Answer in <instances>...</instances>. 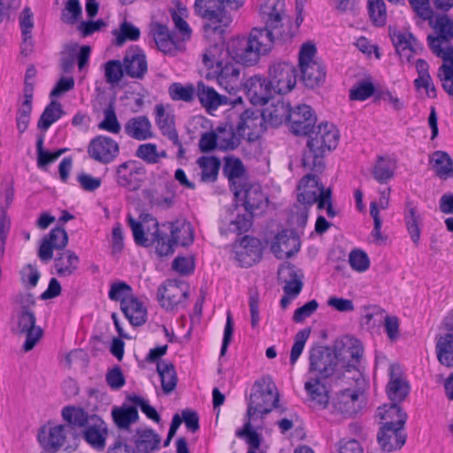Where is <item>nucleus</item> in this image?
<instances>
[{"mask_svg":"<svg viewBox=\"0 0 453 453\" xmlns=\"http://www.w3.org/2000/svg\"><path fill=\"white\" fill-rule=\"evenodd\" d=\"M289 34H283L269 28L254 27L248 37L232 39L226 53L236 62L247 66L256 65L262 56L268 54L276 40L287 41Z\"/></svg>","mask_w":453,"mask_h":453,"instance_id":"f257e3e1","label":"nucleus"},{"mask_svg":"<svg viewBox=\"0 0 453 453\" xmlns=\"http://www.w3.org/2000/svg\"><path fill=\"white\" fill-rule=\"evenodd\" d=\"M309 135L308 149L303 152L302 165L308 171L323 173L325 154L336 148L339 132L334 124L326 122L319 124Z\"/></svg>","mask_w":453,"mask_h":453,"instance_id":"f03ea898","label":"nucleus"},{"mask_svg":"<svg viewBox=\"0 0 453 453\" xmlns=\"http://www.w3.org/2000/svg\"><path fill=\"white\" fill-rule=\"evenodd\" d=\"M233 193L237 200L243 202L246 213L238 214L234 219L229 222L227 227H221L222 234L234 233L242 234L247 232L251 226L252 214L256 210L262 209L266 206L268 199L262 192L261 187L256 183L245 182L239 188H234Z\"/></svg>","mask_w":453,"mask_h":453,"instance_id":"7ed1b4c3","label":"nucleus"},{"mask_svg":"<svg viewBox=\"0 0 453 453\" xmlns=\"http://www.w3.org/2000/svg\"><path fill=\"white\" fill-rule=\"evenodd\" d=\"M217 47L206 50L203 55V63L210 71L208 75L217 81V83L229 94H234L242 87L241 67L227 53L215 58Z\"/></svg>","mask_w":453,"mask_h":453,"instance_id":"20e7f679","label":"nucleus"},{"mask_svg":"<svg viewBox=\"0 0 453 453\" xmlns=\"http://www.w3.org/2000/svg\"><path fill=\"white\" fill-rule=\"evenodd\" d=\"M279 403V393L275 384L270 378H263L257 381L254 391L250 394L248 403L247 418L256 421L270 413Z\"/></svg>","mask_w":453,"mask_h":453,"instance_id":"39448f33","label":"nucleus"},{"mask_svg":"<svg viewBox=\"0 0 453 453\" xmlns=\"http://www.w3.org/2000/svg\"><path fill=\"white\" fill-rule=\"evenodd\" d=\"M309 361L310 377L326 380L332 377L340 379L342 376V367L337 361V356L330 348L318 346L311 349Z\"/></svg>","mask_w":453,"mask_h":453,"instance_id":"423d86ee","label":"nucleus"},{"mask_svg":"<svg viewBox=\"0 0 453 453\" xmlns=\"http://www.w3.org/2000/svg\"><path fill=\"white\" fill-rule=\"evenodd\" d=\"M433 27L438 35L427 37L432 52L443 62L453 63V46L449 42L453 39V19L446 14L440 15L434 19Z\"/></svg>","mask_w":453,"mask_h":453,"instance_id":"0eeeda50","label":"nucleus"},{"mask_svg":"<svg viewBox=\"0 0 453 453\" xmlns=\"http://www.w3.org/2000/svg\"><path fill=\"white\" fill-rule=\"evenodd\" d=\"M195 8L199 15L208 20V23L203 25L205 32L221 34L224 27L232 22V17L226 11V5L221 0H196Z\"/></svg>","mask_w":453,"mask_h":453,"instance_id":"6e6552de","label":"nucleus"},{"mask_svg":"<svg viewBox=\"0 0 453 453\" xmlns=\"http://www.w3.org/2000/svg\"><path fill=\"white\" fill-rule=\"evenodd\" d=\"M316 47L311 42L303 44L299 52V65L302 79L306 87L318 86L326 76L323 65L314 59Z\"/></svg>","mask_w":453,"mask_h":453,"instance_id":"1a4fd4ad","label":"nucleus"},{"mask_svg":"<svg viewBox=\"0 0 453 453\" xmlns=\"http://www.w3.org/2000/svg\"><path fill=\"white\" fill-rule=\"evenodd\" d=\"M333 352L340 366L350 372L357 369L364 349L357 339L346 335L335 341Z\"/></svg>","mask_w":453,"mask_h":453,"instance_id":"9d476101","label":"nucleus"},{"mask_svg":"<svg viewBox=\"0 0 453 453\" xmlns=\"http://www.w3.org/2000/svg\"><path fill=\"white\" fill-rule=\"evenodd\" d=\"M35 323L36 318L31 310H21L19 312L14 331L17 334L26 337L22 347L25 352L32 350L43 335L42 329Z\"/></svg>","mask_w":453,"mask_h":453,"instance_id":"9b49d317","label":"nucleus"},{"mask_svg":"<svg viewBox=\"0 0 453 453\" xmlns=\"http://www.w3.org/2000/svg\"><path fill=\"white\" fill-rule=\"evenodd\" d=\"M269 83L274 94H287L296 83V71L289 63L273 64L269 70Z\"/></svg>","mask_w":453,"mask_h":453,"instance_id":"f8f14e48","label":"nucleus"},{"mask_svg":"<svg viewBox=\"0 0 453 453\" xmlns=\"http://www.w3.org/2000/svg\"><path fill=\"white\" fill-rule=\"evenodd\" d=\"M87 152L95 161L107 165L119 156V145L109 136L98 135L89 142Z\"/></svg>","mask_w":453,"mask_h":453,"instance_id":"ddd939ff","label":"nucleus"},{"mask_svg":"<svg viewBox=\"0 0 453 453\" xmlns=\"http://www.w3.org/2000/svg\"><path fill=\"white\" fill-rule=\"evenodd\" d=\"M146 173L145 168L135 160H128L116 168L117 183L129 190L140 188Z\"/></svg>","mask_w":453,"mask_h":453,"instance_id":"4468645a","label":"nucleus"},{"mask_svg":"<svg viewBox=\"0 0 453 453\" xmlns=\"http://www.w3.org/2000/svg\"><path fill=\"white\" fill-rule=\"evenodd\" d=\"M316 120L312 109L307 104H302L292 109L288 123L294 134L308 135L312 131Z\"/></svg>","mask_w":453,"mask_h":453,"instance_id":"2eb2a0df","label":"nucleus"},{"mask_svg":"<svg viewBox=\"0 0 453 453\" xmlns=\"http://www.w3.org/2000/svg\"><path fill=\"white\" fill-rule=\"evenodd\" d=\"M321 173L311 172L304 175L299 181L296 191L297 202L303 204H314L326 191L320 182L319 174Z\"/></svg>","mask_w":453,"mask_h":453,"instance_id":"dca6fc26","label":"nucleus"},{"mask_svg":"<svg viewBox=\"0 0 453 453\" xmlns=\"http://www.w3.org/2000/svg\"><path fill=\"white\" fill-rule=\"evenodd\" d=\"M285 0H258L259 13L263 19H265V27L276 32H281L284 19Z\"/></svg>","mask_w":453,"mask_h":453,"instance_id":"f3484780","label":"nucleus"},{"mask_svg":"<svg viewBox=\"0 0 453 453\" xmlns=\"http://www.w3.org/2000/svg\"><path fill=\"white\" fill-rule=\"evenodd\" d=\"M261 255V243L257 238L244 236L240 243L234 246V258L242 267L252 266L260 260Z\"/></svg>","mask_w":453,"mask_h":453,"instance_id":"a211bd4d","label":"nucleus"},{"mask_svg":"<svg viewBox=\"0 0 453 453\" xmlns=\"http://www.w3.org/2000/svg\"><path fill=\"white\" fill-rule=\"evenodd\" d=\"M106 423L97 415L82 430V438L94 449L104 451L108 437Z\"/></svg>","mask_w":453,"mask_h":453,"instance_id":"6ab92c4d","label":"nucleus"},{"mask_svg":"<svg viewBox=\"0 0 453 453\" xmlns=\"http://www.w3.org/2000/svg\"><path fill=\"white\" fill-rule=\"evenodd\" d=\"M157 296L163 308L173 311L180 306L187 299L188 291L183 286L168 281L158 288Z\"/></svg>","mask_w":453,"mask_h":453,"instance_id":"aec40b11","label":"nucleus"},{"mask_svg":"<svg viewBox=\"0 0 453 453\" xmlns=\"http://www.w3.org/2000/svg\"><path fill=\"white\" fill-rule=\"evenodd\" d=\"M265 119L260 111L246 110L240 117L238 132L249 141L257 140L265 130Z\"/></svg>","mask_w":453,"mask_h":453,"instance_id":"412c9836","label":"nucleus"},{"mask_svg":"<svg viewBox=\"0 0 453 453\" xmlns=\"http://www.w3.org/2000/svg\"><path fill=\"white\" fill-rule=\"evenodd\" d=\"M68 243V235L62 227L53 228L43 239L38 251V257L43 262H49L53 257V250H63Z\"/></svg>","mask_w":453,"mask_h":453,"instance_id":"4be33fe9","label":"nucleus"},{"mask_svg":"<svg viewBox=\"0 0 453 453\" xmlns=\"http://www.w3.org/2000/svg\"><path fill=\"white\" fill-rule=\"evenodd\" d=\"M404 428L399 426H380L377 434L378 443L384 452L400 449L406 441Z\"/></svg>","mask_w":453,"mask_h":453,"instance_id":"5701e85b","label":"nucleus"},{"mask_svg":"<svg viewBox=\"0 0 453 453\" xmlns=\"http://www.w3.org/2000/svg\"><path fill=\"white\" fill-rule=\"evenodd\" d=\"M300 241L291 230H283L275 236L272 252L280 259L288 258L298 252Z\"/></svg>","mask_w":453,"mask_h":453,"instance_id":"b1692460","label":"nucleus"},{"mask_svg":"<svg viewBox=\"0 0 453 453\" xmlns=\"http://www.w3.org/2000/svg\"><path fill=\"white\" fill-rule=\"evenodd\" d=\"M364 404V395L358 390L345 389L337 395L334 403L335 410L346 416L358 413Z\"/></svg>","mask_w":453,"mask_h":453,"instance_id":"393cba45","label":"nucleus"},{"mask_svg":"<svg viewBox=\"0 0 453 453\" xmlns=\"http://www.w3.org/2000/svg\"><path fill=\"white\" fill-rule=\"evenodd\" d=\"M65 426H43L38 432V441L47 451H57L65 441Z\"/></svg>","mask_w":453,"mask_h":453,"instance_id":"a878e982","label":"nucleus"},{"mask_svg":"<svg viewBox=\"0 0 453 453\" xmlns=\"http://www.w3.org/2000/svg\"><path fill=\"white\" fill-rule=\"evenodd\" d=\"M148 65L143 51L136 47H131L124 58V70L131 78L141 79L147 73Z\"/></svg>","mask_w":453,"mask_h":453,"instance_id":"bb28decb","label":"nucleus"},{"mask_svg":"<svg viewBox=\"0 0 453 453\" xmlns=\"http://www.w3.org/2000/svg\"><path fill=\"white\" fill-rule=\"evenodd\" d=\"M247 96L252 104H265L273 96L269 81L259 76H253L245 82Z\"/></svg>","mask_w":453,"mask_h":453,"instance_id":"cd10ccee","label":"nucleus"},{"mask_svg":"<svg viewBox=\"0 0 453 453\" xmlns=\"http://www.w3.org/2000/svg\"><path fill=\"white\" fill-rule=\"evenodd\" d=\"M303 273L295 265L287 264L278 270L279 280L283 282L284 292L288 296H297L303 288Z\"/></svg>","mask_w":453,"mask_h":453,"instance_id":"c85d7f7f","label":"nucleus"},{"mask_svg":"<svg viewBox=\"0 0 453 453\" xmlns=\"http://www.w3.org/2000/svg\"><path fill=\"white\" fill-rule=\"evenodd\" d=\"M124 131L129 137L137 141H145L154 136L152 126L146 116L129 119L124 126Z\"/></svg>","mask_w":453,"mask_h":453,"instance_id":"c756f323","label":"nucleus"},{"mask_svg":"<svg viewBox=\"0 0 453 453\" xmlns=\"http://www.w3.org/2000/svg\"><path fill=\"white\" fill-rule=\"evenodd\" d=\"M218 150H232L238 147L241 141V134L238 130L235 132L232 124L228 122L219 125L214 129Z\"/></svg>","mask_w":453,"mask_h":453,"instance_id":"7c9ffc66","label":"nucleus"},{"mask_svg":"<svg viewBox=\"0 0 453 453\" xmlns=\"http://www.w3.org/2000/svg\"><path fill=\"white\" fill-rule=\"evenodd\" d=\"M377 415L381 420H384L381 426H399V428H404L407 420V413L395 402L380 407Z\"/></svg>","mask_w":453,"mask_h":453,"instance_id":"2f4dec72","label":"nucleus"},{"mask_svg":"<svg viewBox=\"0 0 453 453\" xmlns=\"http://www.w3.org/2000/svg\"><path fill=\"white\" fill-rule=\"evenodd\" d=\"M390 37L400 57L402 58H405L407 61H410L412 53L418 46L412 35L400 30H394L390 31Z\"/></svg>","mask_w":453,"mask_h":453,"instance_id":"473e14b6","label":"nucleus"},{"mask_svg":"<svg viewBox=\"0 0 453 453\" xmlns=\"http://www.w3.org/2000/svg\"><path fill=\"white\" fill-rule=\"evenodd\" d=\"M163 228L169 231L175 244L188 246L194 241V231L190 223L185 220H176L163 225Z\"/></svg>","mask_w":453,"mask_h":453,"instance_id":"72a5a7b5","label":"nucleus"},{"mask_svg":"<svg viewBox=\"0 0 453 453\" xmlns=\"http://www.w3.org/2000/svg\"><path fill=\"white\" fill-rule=\"evenodd\" d=\"M79 264V257L73 251L65 250L55 258L54 266L59 277H70L77 272Z\"/></svg>","mask_w":453,"mask_h":453,"instance_id":"f704fd0d","label":"nucleus"},{"mask_svg":"<svg viewBox=\"0 0 453 453\" xmlns=\"http://www.w3.org/2000/svg\"><path fill=\"white\" fill-rule=\"evenodd\" d=\"M196 94L201 104L209 111H214L228 102L226 96L219 95L213 88L202 82L197 85Z\"/></svg>","mask_w":453,"mask_h":453,"instance_id":"c9c22d12","label":"nucleus"},{"mask_svg":"<svg viewBox=\"0 0 453 453\" xmlns=\"http://www.w3.org/2000/svg\"><path fill=\"white\" fill-rule=\"evenodd\" d=\"M324 380L309 376V380L304 385V388L309 394L311 400L321 408H326L329 403L328 391L322 382Z\"/></svg>","mask_w":453,"mask_h":453,"instance_id":"e433bc0d","label":"nucleus"},{"mask_svg":"<svg viewBox=\"0 0 453 453\" xmlns=\"http://www.w3.org/2000/svg\"><path fill=\"white\" fill-rule=\"evenodd\" d=\"M150 34L160 51L167 54L173 53L176 50L175 42L166 26L157 22L153 23L150 26Z\"/></svg>","mask_w":453,"mask_h":453,"instance_id":"4c0bfd02","label":"nucleus"},{"mask_svg":"<svg viewBox=\"0 0 453 453\" xmlns=\"http://www.w3.org/2000/svg\"><path fill=\"white\" fill-rule=\"evenodd\" d=\"M121 310L132 325L141 326L145 323L147 315L146 309L135 296L123 301Z\"/></svg>","mask_w":453,"mask_h":453,"instance_id":"58836bf2","label":"nucleus"},{"mask_svg":"<svg viewBox=\"0 0 453 453\" xmlns=\"http://www.w3.org/2000/svg\"><path fill=\"white\" fill-rule=\"evenodd\" d=\"M223 173L231 184V189L241 188L244 180L245 169L242 162L238 158H226Z\"/></svg>","mask_w":453,"mask_h":453,"instance_id":"ea45409f","label":"nucleus"},{"mask_svg":"<svg viewBox=\"0 0 453 453\" xmlns=\"http://www.w3.org/2000/svg\"><path fill=\"white\" fill-rule=\"evenodd\" d=\"M292 109L288 103L278 101L276 104L266 107L261 113L265 120L273 126L280 125L288 120V115Z\"/></svg>","mask_w":453,"mask_h":453,"instance_id":"a19ab883","label":"nucleus"},{"mask_svg":"<svg viewBox=\"0 0 453 453\" xmlns=\"http://www.w3.org/2000/svg\"><path fill=\"white\" fill-rule=\"evenodd\" d=\"M63 419L73 427L84 428L96 414H88L82 408L75 406H65L62 409Z\"/></svg>","mask_w":453,"mask_h":453,"instance_id":"79ce46f5","label":"nucleus"},{"mask_svg":"<svg viewBox=\"0 0 453 453\" xmlns=\"http://www.w3.org/2000/svg\"><path fill=\"white\" fill-rule=\"evenodd\" d=\"M410 391L406 380L394 373V366H391L390 380L387 386L388 398L395 403H400L405 399Z\"/></svg>","mask_w":453,"mask_h":453,"instance_id":"37998d69","label":"nucleus"},{"mask_svg":"<svg viewBox=\"0 0 453 453\" xmlns=\"http://www.w3.org/2000/svg\"><path fill=\"white\" fill-rule=\"evenodd\" d=\"M156 123L162 134L169 138V140L177 141V132L174 128L173 117L166 111L163 104L155 106Z\"/></svg>","mask_w":453,"mask_h":453,"instance_id":"c03bdc74","label":"nucleus"},{"mask_svg":"<svg viewBox=\"0 0 453 453\" xmlns=\"http://www.w3.org/2000/svg\"><path fill=\"white\" fill-rule=\"evenodd\" d=\"M157 371L161 379V386L165 394L172 393L177 384V374L172 363L160 361L157 363Z\"/></svg>","mask_w":453,"mask_h":453,"instance_id":"a18cd8bd","label":"nucleus"},{"mask_svg":"<svg viewBox=\"0 0 453 453\" xmlns=\"http://www.w3.org/2000/svg\"><path fill=\"white\" fill-rule=\"evenodd\" d=\"M395 162L388 157H379L372 171L373 178L384 184L390 180L395 174Z\"/></svg>","mask_w":453,"mask_h":453,"instance_id":"49530a36","label":"nucleus"},{"mask_svg":"<svg viewBox=\"0 0 453 453\" xmlns=\"http://www.w3.org/2000/svg\"><path fill=\"white\" fill-rule=\"evenodd\" d=\"M201 168V180L203 182H214L217 180L220 168V160L216 157H201L197 159Z\"/></svg>","mask_w":453,"mask_h":453,"instance_id":"de8ad7c7","label":"nucleus"},{"mask_svg":"<svg viewBox=\"0 0 453 453\" xmlns=\"http://www.w3.org/2000/svg\"><path fill=\"white\" fill-rule=\"evenodd\" d=\"M113 420L118 427L128 428L138 420L139 415L135 406L123 405L111 411Z\"/></svg>","mask_w":453,"mask_h":453,"instance_id":"09e8293b","label":"nucleus"},{"mask_svg":"<svg viewBox=\"0 0 453 453\" xmlns=\"http://www.w3.org/2000/svg\"><path fill=\"white\" fill-rule=\"evenodd\" d=\"M405 206L404 220L406 227L413 242L418 244L420 236V229L418 226L420 216L418 213L416 206H414L411 201H407Z\"/></svg>","mask_w":453,"mask_h":453,"instance_id":"8fccbe9b","label":"nucleus"},{"mask_svg":"<svg viewBox=\"0 0 453 453\" xmlns=\"http://www.w3.org/2000/svg\"><path fill=\"white\" fill-rule=\"evenodd\" d=\"M155 226H158V224L156 223ZM151 242L155 244L156 253L160 257L173 254L176 246L172 235L158 227L153 234Z\"/></svg>","mask_w":453,"mask_h":453,"instance_id":"3c124183","label":"nucleus"},{"mask_svg":"<svg viewBox=\"0 0 453 453\" xmlns=\"http://www.w3.org/2000/svg\"><path fill=\"white\" fill-rule=\"evenodd\" d=\"M19 26L23 37V47L21 52L30 50L33 45L31 31L34 27V14L29 7H25L19 15Z\"/></svg>","mask_w":453,"mask_h":453,"instance_id":"603ef678","label":"nucleus"},{"mask_svg":"<svg viewBox=\"0 0 453 453\" xmlns=\"http://www.w3.org/2000/svg\"><path fill=\"white\" fill-rule=\"evenodd\" d=\"M63 113L61 104L57 101H51L41 115L37 124L38 128L43 131L48 130L53 123L61 118Z\"/></svg>","mask_w":453,"mask_h":453,"instance_id":"864d4df0","label":"nucleus"},{"mask_svg":"<svg viewBox=\"0 0 453 453\" xmlns=\"http://www.w3.org/2000/svg\"><path fill=\"white\" fill-rule=\"evenodd\" d=\"M114 44L122 46L127 41H137L140 38V29L127 20H124L118 29L112 32Z\"/></svg>","mask_w":453,"mask_h":453,"instance_id":"5fc2aeb1","label":"nucleus"},{"mask_svg":"<svg viewBox=\"0 0 453 453\" xmlns=\"http://www.w3.org/2000/svg\"><path fill=\"white\" fill-rule=\"evenodd\" d=\"M161 438L153 430L148 429L138 433L135 446L140 452L150 453L158 448Z\"/></svg>","mask_w":453,"mask_h":453,"instance_id":"6e6d98bb","label":"nucleus"},{"mask_svg":"<svg viewBox=\"0 0 453 453\" xmlns=\"http://www.w3.org/2000/svg\"><path fill=\"white\" fill-rule=\"evenodd\" d=\"M438 360L441 365H453V334L441 337L436 344Z\"/></svg>","mask_w":453,"mask_h":453,"instance_id":"4d7b16f0","label":"nucleus"},{"mask_svg":"<svg viewBox=\"0 0 453 453\" xmlns=\"http://www.w3.org/2000/svg\"><path fill=\"white\" fill-rule=\"evenodd\" d=\"M430 162L440 177L448 178L453 172L452 161L446 152L435 151L431 156Z\"/></svg>","mask_w":453,"mask_h":453,"instance_id":"13d9d810","label":"nucleus"},{"mask_svg":"<svg viewBox=\"0 0 453 453\" xmlns=\"http://www.w3.org/2000/svg\"><path fill=\"white\" fill-rule=\"evenodd\" d=\"M98 127L112 134H119L120 132L121 126L117 119L112 104H110L104 110V119L99 123Z\"/></svg>","mask_w":453,"mask_h":453,"instance_id":"bf43d9fd","label":"nucleus"},{"mask_svg":"<svg viewBox=\"0 0 453 453\" xmlns=\"http://www.w3.org/2000/svg\"><path fill=\"white\" fill-rule=\"evenodd\" d=\"M170 97L174 101L191 102L194 99L195 88L192 85L173 83L168 88Z\"/></svg>","mask_w":453,"mask_h":453,"instance_id":"052dcab7","label":"nucleus"},{"mask_svg":"<svg viewBox=\"0 0 453 453\" xmlns=\"http://www.w3.org/2000/svg\"><path fill=\"white\" fill-rule=\"evenodd\" d=\"M311 334V328H304L299 331L294 338V344L291 349L289 362L293 366L296 363L297 359L301 356L305 343Z\"/></svg>","mask_w":453,"mask_h":453,"instance_id":"680f3d73","label":"nucleus"},{"mask_svg":"<svg viewBox=\"0 0 453 453\" xmlns=\"http://www.w3.org/2000/svg\"><path fill=\"white\" fill-rule=\"evenodd\" d=\"M371 19L377 26H384L387 21L386 5L383 0H368Z\"/></svg>","mask_w":453,"mask_h":453,"instance_id":"e2e57ef3","label":"nucleus"},{"mask_svg":"<svg viewBox=\"0 0 453 453\" xmlns=\"http://www.w3.org/2000/svg\"><path fill=\"white\" fill-rule=\"evenodd\" d=\"M132 288L123 281H117L111 284L109 291V298L113 301H120L123 305V301L132 298Z\"/></svg>","mask_w":453,"mask_h":453,"instance_id":"0e129e2a","label":"nucleus"},{"mask_svg":"<svg viewBox=\"0 0 453 453\" xmlns=\"http://www.w3.org/2000/svg\"><path fill=\"white\" fill-rule=\"evenodd\" d=\"M135 157L147 164L157 163V146L155 143L140 144L135 150Z\"/></svg>","mask_w":453,"mask_h":453,"instance_id":"69168bd1","label":"nucleus"},{"mask_svg":"<svg viewBox=\"0 0 453 453\" xmlns=\"http://www.w3.org/2000/svg\"><path fill=\"white\" fill-rule=\"evenodd\" d=\"M374 93V86L372 82L363 81L349 90V98L356 101H364Z\"/></svg>","mask_w":453,"mask_h":453,"instance_id":"338daca9","label":"nucleus"},{"mask_svg":"<svg viewBox=\"0 0 453 453\" xmlns=\"http://www.w3.org/2000/svg\"><path fill=\"white\" fill-rule=\"evenodd\" d=\"M438 76L442 82V87L445 91L452 96L453 95V63L444 62L439 68Z\"/></svg>","mask_w":453,"mask_h":453,"instance_id":"774afa93","label":"nucleus"}]
</instances>
